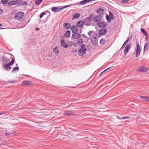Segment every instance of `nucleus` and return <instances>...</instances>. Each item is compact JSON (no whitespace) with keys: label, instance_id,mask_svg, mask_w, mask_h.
<instances>
[{"label":"nucleus","instance_id":"nucleus-1","mask_svg":"<svg viewBox=\"0 0 149 149\" xmlns=\"http://www.w3.org/2000/svg\"><path fill=\"white\" fill-rule=\"evenodd\" d=\"M9 54L11 56H13V57L12 58V61L10 63H6L3 65V68L4 70L7 71H10L11 70V68L10 66L13 65L15 62V58L13 55L10 54Z\"/></svg>","mask_w":149,"mask_h":149},{"label":"nucleus","instance_id":"nucleus-2","mask_svg":"<svg viewBox=\"0 0 149 149\" xmlns=\"http://www.w3.org/2000/svg\"><path fill=\"white\" fill-rule=\"evenodd\" d=\"M94 15L91 14L88 17H86L84 19L85 22L86 23L85 24L88 26H90L91 24H88V23L91 22L93 20Z\"/></svg>","mask_w":149,"mask_h":149},{"label":"nucleus","instance_id":"nucleus-3","mask_svg":"<svg viewBox=\"0 0 149 149\" xmlns=\"http://www.w3.org/2000/svg\"><path fill=\"white\" fill-rule=\"evenodd\" d=\"M106 18L108 22H110L111 21L113 20L114 19V16L113 13L111 11L109 12V15L107 14L106 15Z\"/></svg>","mask_w":149,"mask_h":149},{"label":"nucleus","instance_id":"nucleus-4","mask_svg":"<svg viewBox=\"0 0 149 149\" xmlns=\"http://www.w3.org/2000/svg\"><path fill=\"white\" fill-rule=\"evenodd\" d=\"M24 13L19 11L16 14L14 18L16 19L20 20L22 19L24 15Z\"/></svg>","mask_w":149,"mask_h":149},{"label":"nucleus","instance_id":"nucleus-5","mask_svg":"<svg viewBox=\"0 0 149 149\" xmlns=\"http://www.w3.org/2000/svg\"><path fill=\"white\" fill-rule=\"evenodd\" d=\"M136 56L137 57H138L140 54L141 51V49L139 44L138 43L136 44Z\"/></svg>","mask_w":149,"mask_h":149},{"label":"nucleus","instance_id":"nucleus-6","mask_svg":"<svg viewBox=\"0 0 149 149\" xmlns=\"http://www.w3.org/2000/svg\"><path fill=\"white\" fill-rule=\"evenodd\" d=\"M97 25L100 28H103L105 27L107 25L106 22L99 21L97 23Z\"/></svg>","mask_w":149,"mask_h":149},{"label":"nucleus","instance_id":"nucleus-7","mask_svg":"<svg viewBox=\"0 0 149 149\" xmlns=\"http://www.w3.org/2000/svg\"><path fill=\"white\" fill-rule=\"evenodd\" d=\"M81 37V35L78 33H73L71 37L72 40L74 39H78L79 38Z\"/></svg>","mask_w":149,"mask_h":149},{"label":"nucleus","instance_id":"nucleus-8","mask_svg":"<svg viewBox=\"0 0 149 149\" xmlns=\"http://www.w3.org/2000/svg\"><path fill=\"white\" fill-rule=\"evenodd\" d=\"M131 48V46L129 44L127 45L125 48L124 51V54L125 55H126L128 53L129 50Z\"/></svg>","mask_w":149,"mask_h":149},{"label":"nucleus","instance_id":"nucleus-9","mask_svg":"<svg viewBox=\"0 0 149 149\" xmlns=\"http://www.w3.org/2000/svg\"><path fill=\"white\" fill-rule=\"evenodd\" d=\"M107 32V31L105 28H103L100 29L98 32L100 36H101L105 34Z\"/></svg>","mask_w":149,"mask_h":149},{"label":"nucleus","instance_id":"nucleus-10","mask_svg":"<svg viewBox=\"0 0 149 149\" xmlns=\"http://www.w3.org/2000/svg\"><path fill=\"white\" fill-rule=\"evenodd\" d=\"M86 51L79 49L78 51V54L80 56H81L86 54Z\"/></svg>","mask_w":149,"mask_h":149},{"label":"nucleus","instance_id":"nucleus-11","mask_svg":"<svg viewBox=\"0 0 149 149\" xmlns=\"http://www.w3.org/2000/svg\"><path fill=\"white\" fill-rule=\"evenodd\" d=\"M51 10L53 12L57 13L63 10V8L58 7H53L52 8Z\"/></svg>","mask_w":149,"mask_h":149},{"label":"nucleus","instance_id":"nucleus-12","mask_svg":"<svg viewBox=\"0 0 149 149\" xmlns=\"http://www.w3.org/2000/svg\"><path fill=\"white\" fill-rule=\"evenodd\" d=\"M60 43L62 46L65 48H67L68 47V45L65 41L64 39H62L61 40Z\"/></svg>","mask_w":149,"mask_h":149},{"label":"nucleus","instance_id":"nucleus-13","mask_svg":"<svg viewBox=\"0 0 149 149\" xmlns=\"http://www.w3.org/2000/svg\"><path fill=\"white\" fill-rule=\"evenodd\" d=\"M149 48V42H146L144 46L143 52H147Z\"/></svg>","mask_w":149,"mask_h":149},{"label":"nucleus","instance_id":"nucleus-14","mask_svg":"<svg viewBox=\"0 0 149 149\" xmlns=\"http://www.w3.org/2000/svg\"><path fill=\"white\" fill-rule=\"evenodd\" d=\"M147 68H146L143 66H141L137 69V70L141 72H147Z\"/></svg>","mask_w":149,"mask_h":149},{"label":"nucleus","instance_id":"nucleus-15","mask_svg":"<svg viewBox=\"0 0 149 149\" xmlns=\"http://www.w3.org/2000/svg\"><path fill=\"white\" fill-rule=\"evenodd\" d=\"M32 82L29 81H22V86H30Z\"/></svg>","mask_w":149,"mask_h":149},{"label":"nucleus","instance_id":"nucleus-16","mask_svg":"<svg viewBox=\"0 0 149 149\" xmlns=\"http://www.w3.org/2000/svg\"><path fill=\"white\" fill-rule=\"evenodd\" d=\"M93 19L94 22H98L101 20V16L99 15H96L95 17H94Z\"/></svg>","mask_w":149,"mask_h":149},{"label":"nucleus","instance_id":"nucleus-17","mask_svg":"<svg viewBox=\"0 0 149 149\" xmlns=\"http://www.w3.org/2000/svg\"><path fill=\"white\" fill-rule=\"evenodd\" d=\"M18 1H10L8 3V6H11L16 5L17 3H18Z\"/></svg>","mask_w":149,"mask_h":149},{"label":"nucleus","instance_id":"nucleus-18","mask_svg":"<svg viewBox=\"0 0 149 149\" xmlns=\"http://www.w3.org/2000/svg\"><path fill=\"white\" fill-rule=\"evenodd\" d=\"M70 29L71 30L72 33H77L78 31V28L75 26H72Z\"/></svg>","mask_w":149,"mask_h":149},{"label":"nucleus","instance_id":"nucleus-19","mask_svg":"<svg viewBox=\"0 0 149 149\" xmlns=\"http://www.w3.org/2000/svg\"><path fill=\"white\" fill-rule=\"evenodd\" d=\"M104 10L102 9V8H99L97 10L96 13H99V15L101 16L103 13Z\"/></svg>","mask_w":149,"mask_h":149},{"label":"nucleus","instance_id":"nucleus-20","mask_svg":"<svg viewBox=\"0 0 149 149\" xmlns=\"http://www.w3.org/2000/svg\"><path fill=\"white\" fill-rule=\"evenodd\" d=\"M85 22V21H80L77 23V26L79 27H81L83 26Z\"/></svg>","mask_w":149,"mask_h":149},{"label":"nucleus","instance_id":"nucleus-21","mask_svg":"<svg viewBox=\"0 0 149 149\" xmlns=\"http://www.w3.org/2000/svg\"><path fill=\"white\" fill-rule=\"evenodd\" d=\"M63 26L66 29H70L71 24L69 23H65L63 24Z\"/></svg>","mask_w":149,"mask_h":149},{"label":"nucleus","instance_id":"nucleus-22","mask_svg":"<svg viewBox=\"0 0 149 149\" xmlns=\"http://www.w3.org/2000/svg\"><path fill=\"white\" fill-rule=\"evenodd\" d=\"M140 97L143 101L149 102V97L146 96H141Z\"/></svg>","mask_w":149,"mask_h":149},{"label":"nucleus","instance_id":"nucleus-23","mask_svg":"<svg viewBox=\"0 0 149 149\" xmlns=\"http://www.w3.org/2000/svg\"><path fill=\"white\" fill-rule=\"evenodd\" d=\"M2 60L3 63H7L10 61V59L7 58H6L4 56L2 57Z\"/></svg>","mask_w":149,"mask_h":149},{"label":"nucleus","instance_id":"nucleus-24","mask_svg":"<svg viewBox=\"0 0 149 149\" xmlns=\"http://www.w3.org/2000/svg\"><path fill=\"white\" fill-rule=\"evenodd\" d=\"M80 16V14L79 13H76L74 14L73 15V18H72V19H77L79 18Z\"/></svg>","mask_w":149,"mask_h":149},{"label":"nucleus","instance_id":"nucleus-25","mask_svg":"<svg viewBox=\"0 0 149 149\" xmlns=\"http://www.w3.org/2000/svg\"><path fill=\"white\" fill-rule=\"evenodd\" d=\"M71 32L70 30H67L64 34V36L67 38H69L70 37V34Z\"/></svg>","mask_w":149,"mask_h":149},{"label":"nucleus","instance_id":"nucleus-26","mask_svg":"<svg viewBox=\"0 0 149 149\" xmlns=\"http://www.w3.org/2000/svg\"><path fill=\"white\" fill-rule=\"evenodd\" d=\"M91 41L92 42V43L93 45H95L97 44V39H91Z\"/></svg>","mask_w":149,"mask_h":149},{"label":"nucleus","instance_id":"nucleus-27","mask_svg":"<svg viewBox=\"0 0 149 149\" xmlns=\"http://www.w3.org/2000/svg\"><path fill=\"white\" fill-rule=\"evenodd\" d=\"M93 0H84L80 2V3L81 5H84L85 3L91 1H93Z\"/></svg>","mask_w":149,"mask_h":149},{"label":"nucleus","instance_id":"nucleus-28","mask_svg":"<svg viewBox=\"0 0 149 149\" xmlns=\"http://www.w3.org/2000/svg\"><path fill=\"white\" fill-rule=\"evenodd\" d=\"M53 51L56 54H57L58 53V49L57 46H56L53 48Z\"/></svg>","mask_w":149,"mask_h":149},{"label":"nucleus","instance_id":"nucleus-29","mask_svg":"<svg viewBox=\"0 0 149 149\" xmlns=\"http://www.w3.org/2000/svg\"><path fill=\"white\" fill-rule=\"evenodd\" d=\"M19 68L18 67H15L13 68L12 71V72L13 73H15L19 70Z\"/></svg>","mask_w":149,"mask_h":149},{"label":"nucleus","instance_id":"nucleus-30","mask_svg":"<svg viewBox=\"0 0 149 149\" xmlns=\"http://www.w3.org/2000/svg\"><path fill=\"white\" fill-rule=\"evenodd\" d=\"M83 40L82 38H79L77 42V43L78 45H80L81 44L83 43Z\"/></svg>","mask_w":149,"mask_h":149},{"label":"nucleus","instance_id":"nucleus-31","mask_svg":"<svg viewBox=\"0 0 149 149\" xmlns=\"http://www.w3.org/2000/svg\"><path fill=\"white\" fill-rule=\"evenodd\" d=\"M141 31L142 33L143 34V35L146 36V37L148 35L147 32L146 31L144 30L142 28H141Z\"/></svg>","mask_w":149,"mask_h":149},{"label":"nucleus","instance_id":"nucleus-32","mask_svg":"<svg viewBox=\"0 0 149 149\" xmlns=\"http://www.w3.org/2000/svg\"><path fill=\"white\" fill-rule=\"evenodd\" d=\"M80 49L86 51L87 50V49L86 48V45L85 44H82L81 46V48Z\"/></svg>","mask_w":149,"mask_h":149},{"label":"nucleus","instance_id":"nucleus-33","mask_svg":"<svg viewBox=\"0 0 149 149\" xmlns=\"http://www.w3.org/2000/svg\"><path fill=\"white\" fill-rule=\"evenodd\" d=\"M43 0H36L35 1V3L36 5H39L42 1Z\"/></svg>","mask_w":149,"mask_h":149},{"label":"nucleus","instance_id":"nucleus-34","mask_svg":"<svg viewBox=\"0 0 149 149\" xmlns=\"http://www.w3.org/2000/svg\"><path fill=\"white\" fill-rule=\"evenodd\" d=\"M1 3L3 4H6L8 1V0H1Z\"/></svg>","mask_w":149,"mask_h":149},{"label":"nucleus","instance_id":"nucleus-35","mask_svg":"<svg viewBox=\"0 0 149 149\" xmlns=\"http://www.w3.org/2000/svg\"><path fill=\"white\" fill-rule=\"evenodd\" d=\"M105 40L103 38H102L100 40V43L101 45H102L105 43Z\"/></svg>","mask_w":149,"mask_h":149},{"label":"nucleus","instance_id":"nucleus-36","mask_svg":"<svg viewBox=\"0 0 149 149\" xmlns=\"http://www.w3.org/2000/svg\"><path fill=\"white\" fill-rule=\"evenodd\" d=\"M46 13L45 12H43L41 13L40 15V18H42L44 15L46 14Z\"/></svg>","mask_w":149,"mask_h":149},{"label":"nucleus","instance_id":"nucleus-37","mask_svg":"<svg viewBox=\"0 0 149 149\" xmlns=\"http://www.w3.org/2000/svg\"><path fill=\"white\" fill-rule=\"evenodd\" d=\"M94 31H88V34L90 37H91V34L93 33Z\"/></svg>","mask_w":149,"mask_h":149},{"label":"nucleus","instance_id":"nucleus-38","mask_svg":"<svg viewBox=\"0 0 149 149\" xmlns=\"http://www.w3.org/2000/svg\"><path fill=\"white\" fill-rule=\"evenodd\" d=\"M132 38L131 36L129 37L123 43V45H126L129 41L130 38Z\"/></svg>","mask_w":149,"mask_h":149},{"label":"nucleus","instance_id":"nucleus-39","mask_svg":"<svg viewBox=\"0 0 149 149\" xmlns=\"http://www.w3.org/2000/svg\"><path fill=\"white\" fill-rule=\"evenodd\" d=\"M22 6L24 5H27V2L25 1H23L22 2Z\"/></svg>","mask_w":149,"mask_h":149},{"label":"nucleus","instance_id":"nucleus-40","mask_svg":"<svg viewBox=\"0 0 149 149\" xmlns=\"http://www.w3.org/2000/svg\"><path fill=\"white\" fill-rule=\"evenodd\" d=\"M111 67H109V68L107 69H105V70H104V71H103L100 74V75L101 76V75H102V74L103 73V72H105L106 71H107V70H108V69H109L111 68Z\"/></svg>","mask_w":149,"mask_h":149},{"label":"nucleus","instance_id":"nucleus-41","mask_svg":"<svg viewBox=\"0 0 149 149\" xmlns=\"http://www.w3.org/2000/svg\"><path fill=\"white\" fill-rule=\"evenodd\" d=\"M129 0H122L121 2L122 3H125L127 2Z\"/></svg>","mask_w":149,"mask_h":149},{"label":"nucleus","instance_id":"nucleus-42","mask_svg":"<svg viewBox=\"0 0 149 149\" xmlns=\"http://www.w3.org/2000/svg\"><path fill=\"white\" fill-rule=\"evenodd\" d=\"M131 118V117H127V116H126V117H122V119H129V118Z\"/></svg>","mask_w":149,"mask_h":149},{"label":"nucleus","instance_id":"nucleus-43","mask_svg":"<svg viewBox=\"0 0 149 149\" xmlns=\"http://www.w3.org/2000/svg\"><path fill=\"white\" fill-rule=\"evenodd\" d=\"M17 3H18V4H17L18 6H20L22 5V2L20 1V2H18Z\"/></svg>","mask_w":149,"mask_h":149},{"label":"nucleus","instance_id":"nucleus-44","mask_svg":"<svg viewBox=\"0 0 149 149\" xmlns=\"http://www.w3.org/2000/svg\"><path fill=\"white\" fill-rule=\"evenodd\" d=\"M64 114L65 115H67V116H69V115H70V112H65Z\"/></svg>","mask_w":149,"mask_h":149},{"label":"nucleus","instance_id":"nucleus-45","mask_svg":"<svg viewBox=\"0 0 149 149\" xmlns=\"http://www.w3.org/2000/svg\"><path fill=\"white\" fill-rule=\"evenodd\" d=\"M15 81H8V82L9 83H11L12 84H13Z\"/></svg>","mask_w":149,"mask_h":149},{"label":"nucleus","instance_id":"nucleus-46","mask_svg":"<svg viewBox=\"0 0 149 149\" xmlns=\"http://www.w3.org/2000/svg\"><path fill=\"white\" fill-rule=\"evenodd\" d=\"M82 36H83L84 38H88V40H89V38H88L86 36H85V35L84 34H82Z\"/></svg>","mask_w":149,"mask_h":149},{"label":"nucleus","instance_id":"nucleus-47","mask_svg":"<svg viewBox=\"0 0 149 149\" xmlns=\"http://www.w3.org/2000/svg\"><path fill=\"white\" fill-rule=\"evenodd\" d=\"M3 12V10L2 9L0 8V15Z\"/></svg>","mask_w":149,"mask_h":149},{"label":"nucleus","instance_id":"nucleus-48","mask_svg":"<svg viewBox=\"0 0 149 149\" xmlns=\"http://www.w3.org/2000/svg\"><path fill=\"white\" fill-rule=\"evenodd\" d=\"M70 6H69L67 5V6H64L63 7L61 8H63V10L64 8H66L67 7H70Z\"/></svg>","mask_w":149,"mask_h":149},{"label":"nucleus","instance_id":"nucleus-49","mask_svg":"<svg viewBox=\"0 0 149 149\" xmlns=\"http://www.w3.org/2000/svg\"><path fill=\"white\" fill-rule=\"evenodd\" d=\"M46 11L47 12L49 13V15L47 16V18H49V17L50 16V12H49V11Z\"/></svg>","mask_w":149,"mask_h":149},{"label":"nucleus","instance_id":"nucleus-50","mask_svg":"<svg viewBox=\"0 0 149 149\" xmlns=\"http://www.w3.org/2000/svg\"><path fill=\"white\" fill-rule=\"evenodd\" d=\"M70 115H75L74 113H73L72 112H70Z\"/></svg>","mask_w":149,"mask_h":149},{"label":"nucleus","instance_id":"nucleus-51","mask_svg":"<svg viewBox=\"0 0 149 149\" xmlns=\"http://www.w3.org/2000/svg\"><path fill=\"white\" fill-rule=\"evenodd\" d=\"M40 28H36L35 29V30L36 31H38L39 30Z\"/></svg>","mask_w":149,"mask_h":149},{"label":"nucleus","instance_id":"nucleus-52","mask_svg":"<svg viewBox=\"0 0 149 149\" xmlns=\"http://www.w3.org/2000/svg\"><path fill=\"white\" fill-rule=\"evenodd\" d=\"M73 45L74 47H76L77 46V45L76 43H74L73 44Z\"/></svg>","mask_w":149,"mask_h":149},{"label":"nucleus","instance_id":"nucleus-53","mask_svg":"<svg viewBox=\"0 0 149 149\" xmlns=\"http://www.w3.org/2000/svg\"><path fill=\"white\" fill-rule=\"evenodd\" d=\"M2 26L3 25H2V24L0 23V26ZM3 29L2 28H0V29Z\"/></svg>","mask_w":149,"mask_h":149},{"label":"nucleus","instance_id":"nucleus-54","mask_svg":"<svg viewBox=\"0 0 149 149\" xmlns=\"http://www.w3.org/2000/svg\"><path fill=\"white\" fill-rule=\"evenodd\" d=\"M123 45H123H122V47H121V48L120 49H122L123 47H124V45Z\"/></svg>","mask_w":149,"mask_h":149},{"label":"nucleus","instance_id":"nucleus-55","mask_svg":"<svg viewBox=\"0 0 149 149\" xmlns=\"http://www.w3.org/2000/svg\"><path fill=\"white\" fill-rule=\"evenodd\" d=\"M5 112H6L0 113V115H1V114H4V113H5Z\"/></svg>","mask_w":149,"mask_h":149},{"label":"nucleus","instance_id":"nucleus-56","mask_svg":"<svg viewBox=\"0 0 149 149\" xmlns=\"http://www.w3.org/2000/svg\"><path fill=\"white\" fill-rule=\"evenodd\" d=\"M93 38H94V39H97V37H94Z\"/></svg>","mask_w":149,"mask_h":149},{"label":"nucleus","instance_id":"nucleus-57","mask_svg":"<svg viewBox=\"0 0 149 149\" xmlns=\"http://www.w3.org/2000/svg\"><path fill=\"white\" fill-rule=\"evenodd\" d=\"M16 65H17L18 66V65L17 64H16Z\"/></svg>","mask_w":149,"mask_h":149},{"label":"nucleus","instance_id":"nucleus-58","mask_svg":"<svg viewBox=\"0 0 149 149\" xmlns=\"http://www.w3.org/2000/svg\"><path fill=\"white\" fill-rule=\"evenodd\" d=\"M21 0H19V1H21Z\"/></svg>","mask_w":149,"mask_h":149}]
</instances>
